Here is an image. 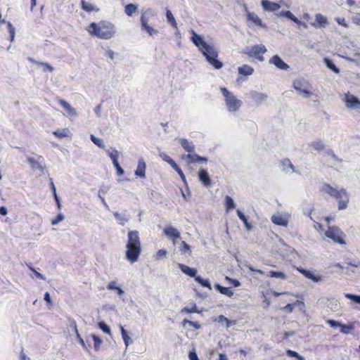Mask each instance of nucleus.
Listing matches in <instances>:
<instances>
[{
  "label": "nucleus",
  "mask_w": 360,
  "mask_h": 360,
  "mask_svg": "<svg viewBox=\"0 0 360 360\" xmlns=\"http://www.w3.org/2000/svg\"><path fill=\"white\" fill-rule=\"evenodd\" d=\"M192 37L191 38L192 42L199 49L202 53L205 56L206 60L215 69H220L223 67V63L217 59L218 52L216 49L207 44L202 37L196 34L193 30L191 31Z\"/></svg>",
  "instance_id": "nucleus-1"
},
{
  "label": "nucleus",
  "mask_w": 360,
  "mask_h": 360,
  "mask_svg": "<svg viewBox=\"0 0 360 360\" xmlns=\"http://www.w3.org/2000/svg\"><path fill=\"white\" fill-rule=\"evenodd\" d=\"M126 248V259L131 264L137 262L141 253V243L138 231L128 232Z\"/></svg>",
  "instance_id": "nucleus-2"
},
{
  "label": "nucleus",
  "mask_w": 360,
  "mask_h": 360,
  "mask_svg": "<svg viewBox=\"0 0 360 360\" xmlns=\"http://www.w3.org/2000/svg\"><path fill=\"white\" fill-rule=\"evenodd\" d=\"M86 30L89 34L102 39H110L116 32L114 25L105 20H101L98 23L91 22Z\"/></svg>",
  "instance_id": "nucleus-3"
},
{
  "label": "nucleus",
  "mask_w": 360,
  "mask_h": 360,
  "mask_svg": "<svg viewBox=\"0 0 360 360\" xmlns=\"http://www.w3.org/2000/svg\"><path fill=\"white\" fill-rule=\"evenodd\" d=\"M321 192L335 198L338 203V210H341L347 207L349 197L346 189H337L329 184H324L321 188Z\"/></svg>",
  "instance_id": "nucleus-4"
},
{
  "label": "nucleus",
  "mask_w": 360,
  "mask_h": 360,
  "mask_svg": "<svg viewBox=\"0 0 360 360\" xmlns=\"http://www.w3.org/2000/svg\"><path fill=\"white\" fill-rule=\"evenodd\" d=\"M155 16V14L150 9H148L142 12L140 18L141 30L145 31L150 36L158 33V30L154 28L150 23L151 18Z\"/></svg>",
  "instance_id": "nucleus-5"
},
{
  "label": "nucleus",
  "mask_w": 360,
  "mask_h": 360,
  "mask_svg": "<svg viewBox=\"0 0 360 360\" xmlns=\"http://www.w3.org/2000/svg\"><path fill=\"white\" fill-rule=\"evenodd\" d=\"M220 90L223 96H224L225 103L228 110L230 112L237 111L242 105L241 101L238 99L226 87H221Z\"/></svg>",
  "instance_id": "nucleus-6"
},
{
  "label": "nucleus",
  "mask_w": 360,
  "mask_h": 360,
  "mask_svg": "<svg viewBox=\"0 0 360 360\" xmlns=\"http://www.w3.org/2000/svg\"><path fill=\"white\" fill-rule=\"evenodd\" d=\"M179 267L183 273L185 274L193 277L196 282L200 284L202 287L211 289V285L207 279H203L199 276H196L197 270L194 268H191L188 266L184 264H179Z\"/></svg>",
  "instance_id": "nucleus-7"
},
{
  "label": "nucleus",
  "mask_w": 360,
  "mask_h": 360,
  "mask_svg": "<svg viewBox=\"0 0 360 360\" xmlns=\"http://www.w3.org/2000/svg\"><path fill=\"white\" fill-rule=\"evenodd\" d=\"M267 51L266 47L262 44H257L251 47H248L244 53L250 58H254L259 61H264V54Z\"/></svg>",
  "instance_id": "nucleus-8"
},
{
  "label": "nucleus",
  "mask_w": 360,
  "mask_h": 360,
  "mask_svg": "<svg viewBox=\"0 0 360 360\" xmlns=\"http://www.w3.org/2000/svg\"><path fill=\"white\" fill-rule=\"evenodd\" d=\"M325 235L327 238H330L335 243L344 245L345 241L343 238L344 233L341 229L335 226H329L328 229L325 232Z\"/></svg>",
  "instance_id": "nucleus-9"
},
{
  "label": "nucleus",
  "mask_w": 360,
  "mask_h": 360,
  "mask_svg": "<svg viewBox=\"0 0 360 360\" xmlns=\"http://www.w3.org/2000/svg\"><path fill=\"white\" fill-rule=\"evenodd\" d=\"M293 87L300 94L309 98L311 96L312 93L310 91V84L308 81L304 79H297L293 82Z\"/></svg>",
  "instance_id": "nucleus-10"
},
{
  "label": "nucleus",
  "mask_w": 360,
  "mask_h": 360,
  "mask_svg": "<svg viewBox=\"0 0 360 360\" xmlns=\"http://www.w3.org/2000/svg\"><path fill=\"white\" fill-rule=\"evenodd\" d=\"M344 101L345 102L346 107L348 108H360V101L358 99L357 97L349 93L345 94Z\"/></svg>",
  "instance_id": "nucleus-11"
},
{
  "label": "nucleus",
  "mask_w": 360,
  "mask_h": 360,
  "mask_svg": "<svg viewBox=\"0 0 360 360\" xmlns=\"http://www.w3.org/2000/svg\"><path fill=\"white\" fill-rule=\"evenodd\" d=\"M165 235H166L168 238L172 239L174 243L176 242L178 239L180 238V232L172 226H167L164 229L163 231Z\"/></svg>",
  "instance_id": "nucleus-12"
},
{
  "label": "nucleus",
  "mask_w": 360,
  "mask_h": 360,
  "mask_svg": "<svg viewBox=\"0 0 360 360\" xmlns=\"http://www.w3.org/2000/svg\"><path fill=\"white\" fill-rule=\"evenodd\" d=\"M269 62L274 64L280 70H287L289 68V65L285 63L278 55L274 56L270 59Z\"/></svg>",
  "instance_id": "nucleus-13"
},
{
  "label": "nucleus",
  "mask_w": 360,
  "mask_h": 360,
  "mask_svg": "<svg viewBox=\"0 0 360 360\" xmlns=\"http://www.w3.org/2000/svg\"><path fill=\"white\" fill-rule=\"evenodd\" d=\"M262 6L265 11L271 12L276 11L281 8L279 4L269 0H262Z\"/></svg>",
  "instance_id": "nucleus-14"
},
{
  "label": "nucleus",
  "mask_w": 360,
  "mask_h": 360,
  "mask_svg": "<svg viewBox=\"0 0 360 360\" xmlns=\"http://www.w3.org/2000/svg\"><path fill=\"white\" fill-rule=\"evenodd\" d=\"M58 102L66 111L68 116L75 117L77 115L75 109L72 108L66 101L61 98H58Z\"/></svg>",
  "instance_id": "nucleus-15"
},
{
  "label": "nucleus",
  "mask_w": 360,
  "mask_h": 360,
  "mask_svg": "<svg viewBox=\"0 0 360 360\" xmlns=\"http://www.w3.org/2000/svg\"><path fill=\"white\" fill-rule=\"evenodd\" d=\"M198 177L204 186H210L211 185L212 181L206 169H200L198 172Z\"/></svg>",
  "instance_id": "nucleus-16"
},
{
  "label": "nucleus",
  "mask_w": 360,
  "mask_h": 360,
  "mask_svg": "<svg viewBox=\"0 0 360 360\" xmlns=\"http://www.w3.org/2000/svg\"><path fill=\"white\" fill-rule=\"evenodd\" d=\"M146 165L143 158L139 160L137 168L135 171V175L141 178L146 177Z\"/></svg>",
  "instance_id": "nucleus-17"
},
{
  "label": "nucleus",
  "mask_w": 360,
  "mask_h": 360,
  "mask_svg": "<svg viewBox=\"0 0 360 360\" xmlns=\"http://www.w3.org/2000/svg\"><path fill=\"white\" fill-rule=\"evenodd\" d=\"M278 15L279 17H286L298 25H302V22L297 17H295L290 11H283L280 12ZM303 25L304 27H307L306 24L303 23Z\"/></svg>",
  "instance_id": "nucleus-18"
},
{
  "label": "nucleus",
  "mask_w": 360,
  "mask_h": 360,
  "mask_svg": "<svg viewBox=\"0 0 360 360\" xmlns=\"http://www.w3.org/2000/svg\"><path fill=\"white\" fill-rule=\"evenodd\" d=\"M246 17L248 21H251L255 25L258 27H264L262 20L255 13L248 11Z\"/></svg>",
  "instance_id": "nucleus-19"
},
{
  "label": "nucleus",
  "mask_w": 360,
  "mask_h": 360,
  "mask_svg": "<svg viewBox=\"0 0 360 360\" xmlns=\"http://www.w3.org/2000/svg\"><path fill=\"white\" fill-rule=\"evenodd\" d=\"M271 221L278 226H287L288 220L281 214H274L271 217Z\"/></svg>",
  "instance_id": "nucleus-20"
},
{
  "label": "nucleus",
  "mask_w": 360,
  "mask_h": 360,
  "mask_svg": "<svg viewBox=\"0 0 360 360\" xmlns=\"http://www.w3.org/2000/svg\"><path fill=\"white\" fill-rule=\"evenodd\" d=\"M81 8L87 13L99 11V8L96 6L85 0H81Z\"/></svg>",
  "instance_id": "nucleus-21"
},
{
  "label": "nucleus",
  "mask_w": 360,
  "mask_h": 360,
  "mask_svg": "<svg viewBox=\"0 0 360 360\" xmlns=\"http://www.w3.org/2000/svg\"><path fill=\"white\" fill-rule=\"evenodd\" d=\"M298 271L302 274L304 275L306 278H309V279H311V281H314V282H319L321 281V276H315L309 270H306V269H297Z\"/></svg>",
  "instance_id": "nucleus-22"
},
{
  "label": "nucleus",
  "mask_w": 360,
  "mask_h": 360,
  "mask_svg": "<svg viewBox=\"0 0 360 360\" xmlns=\"http://www.w3.org/2000/svg\"><path fill=\"white\" fill-rule=\"evenodd\" d=\"M214 321L219 323L221 326H224L226 328H229L236 323L235 321L229 320L226 316H218L214 319Z\"/></svg>",
  "instance_id": "nucleus-23"
},
{
  "label": "nucleus",
  "mask_w": 360,
  "mask_h": 360,
  "mask_svg": "<svg viewBox=\"0 0 360 360\" xmlns=\"http://www.w3.org/2000/svg\"><path fill=\"white\" fill-rule=\"evenodd\" d=\"M53 134L58 139H63L71 136V133L68 128L57 129L53 132Z\"/></svg>",
  "instance_id": "nucleus-24"
},
{
  "label": "nucleus",
  "mask_w": 360,
  "mask_h": 360,
  "mask_svg": "<svg viewBox=\"0 0 360 360\" xmlns=\"http://www.w3.org/2000/svg\"><path fill=\"white\" fill-rule=\"evenodd\" d=\"M316 22L312 23V25L314 27H325L327 24V19L323 15L318 13L315 17Z\"/></svg>",
  "instance_id": "nucleus-25"
},
{
  "label": "nucleus",
  "mask_w": 360,
  "mask_h": 360,
  "mask_svg": "<svg viewBox=\"0 0 360 360\" xmlns=\"http://www.w3.org/2000/svg\"><path fill=\"white\" fill-rule=\"evenodd\" d=\"M180 143L184 149L189 153L194 152V146L186 139H180Z\"/></svg>",
  "instance_id": "nucleus-26"
},
{
  "label": "nucleus",
  "mask_w": 360,
  "mask_h": 360,
  "mask_svg": "<svg viewBox=\"0 0 360 360\" xmlns=\"http://www.w3.org/2000/svg\"><path fill=\"white\" fill-rule=\"evenodd\" d=\"M187 158L191 162H206L207 161L206 158L199 156L195 153L192 154V153L187 155Z\"/></svg>",
  "instance_id": "nucleus-27"
},
{
  "label": "nucleus",
  "mask_w": 360,
  "mask_h": 360,
  "mask_svg": "<svg viewBox=\"0 0 360 360\" xmlns=\"http://www.w3.org/2000/svg\"><path fill=\"white\" fill-rule=\"evenodd\" d=\"M29 61H30L32 63L36 64L39 66H41L44 68V71H49V72H53V68L48 63H43V62H38L34 60L32 58H28Z\"/></svg>",
  "instance_id": "nucleus-28"
},
{
  "label": "nucleus",
  "mask_w": 360,
  "mask_h": 360,
  "mask_svg": "<svg viewBox=\"0 0 360 360\" xmlns=\"http://www.w3.org/2000/svg\"><path fill=\"white\" fill-rule=\"evenodd\" d=\"M253 72L254 69L248 65H243V66L238 68L239 74L245 76L251 75L253 73Z\"/></svg>",
  "instance_id": "nucleus-29"
},
{
  "label": "nucleus",
  "mask_w": 360,
  "mask_h": 360,
  "mask_svg": "<svg viewBox=\"0 0 360 360\" xmlns=\"http://www.w3.org/2000/svg\"><path fill=\"white\" fill-rule=\"evenodd\" d=\"M251 97L257 104H260L266 98V95L262 93L254 91L251 93Z\"/></svg>",
  "instance_id": "nucleus-30"
},
{
  "label": "nucleus",
  "mask_w": 360,
  "mask_h": 360,
  "mask_svg": "<svg viewBox=\"0 0 360 360\" xmlns=\"http://www.w3.org/2000/svg\"><path fill=\"white\" fill-rule=\"evenodd\" d=\"M166 18L168 21V22L170 24V25L174 28L177 29V22L172 13L171 11H169L168 8L166 9Z\"/></svg>",
  "instance_id": "nucleus-31"
},
{
  "label": "nucleus",
  "mask_w": 360,
  "mask_h": 360,
  "mask_svg": "<svg viewBox=\"0 0 360 360\" xmlns=\"http://www.w3.org/2000/svg\"><path fill=\"white\" fill-rule=\"evenodd\" d=\"M138 10V7L136 5L134 4H129L124 6V12L127 15L132 16L134 13H135Z\"/></svg>",
  "instance_id": "nucleus-32"
},
{
  "label": "nucleus",
  "mask_w": 360,
  "mask_h": 360,
  "mask_svg": "<svg viewBox=\"0 0 360 360\" xmlns=\"http://www.w3.org/2000/svg\"><path fill=\"white\" fill-rule=\"evenodd\" d=\"M121 330V334L122 337L123 338V340L124 342V345L126 346V348L128 347V346L132 343V340L130 338V337L128 335L127 330L124 328V327L120 326Z\"/></svg>",
  "instance_id": "nucleus-33"
},
{
  "label": "nucleus",
  "mask_w": 360,
  "mask_h": 360,
  "mask_svg": "<svg viewBox=\"0 0 360 360\" xmlns=\"http://www.w3.org/2000/svg\"><path fill=\"white\" fill-rule=\"evenodd\" d=\"M237 214L239 219L243 221L247 230H250L252 229V225L248 222L246 216L239 210H237Z\"/></svg>",
  "instance_id": "nucleus-34"
},
{
  "label": "nucleus",
  "mask_w": 360,
  "mask_h": 360,
  "mask_svg": "<svg viewBox=\"0 0 360 360\" xmlns=\"http://www.w3.org/2000/svg\"><path fill=\"white\" fill-rule=\"evenodd\" d=\"M237 214L239 219L243 221L247 230H250L252 229V225L248 222L246 216L239 210H237Z\"/></svg>",
  "instance_id": "nucleus-35"
},
{
  "label": "nucleus",
  "mask_w": 360,
  "mask_h": 360,
  "mask_svg": "<svg viewBox=\"0 0 360 360\" xmlns=\"http://www.w3.org/2000/svg\"><path fill=\"white\" fill-rule=\"evenodd\" d=\"M323 61H324L326 65L330 70H331L332 71H333L335 73H339L340 72V69L335 66V65L333 63V62L330 59H329L328 58H325L323 59Z\"/></svg>",
  "instance_id": "nucleus-36"
},
{
  "label": "nucleus",
  "mask_w": 360,
  "mask_h": 360,
  "mask_svg": "<svg viewBox=\"0 0 360 360\" xmlns=\"http://www.w3.org/2000/svg\"><path fill=\"white\" fill-rule=\"evenodd\" d=\"M183 312L186 313H197L200 314L202 311L198 310L195 304H191V306H187L182 309Z\"/></svg>",
  "instance_id": "nucleus-37"
},
{
  "label": "nucleus",
  "mask_w": 360,
  "mask_h": 360,
  "mask_svg": "<svg viewBox=\"0 0 360 360\" xmlns=\"http://www.w3.org/2000/svg\"><path fill=\"white\" fill-rule=\"evenodd\" d=\"M160 156L164 161L169 164L172 168L177 165L175 161L166 153H161Z\"/></svg>",
  "instance_id": "nucleus-38"
},
{
  "label": "nucleus",
  "mask_w": 360,
  "mask_h": 360,
  "mask_svg": "<svg viewBox=\"0 0 360 360\" xmlns=\"http://www.w3.org/2000/svg\"><path fill=\"white\" fill-rule=\"evenodd\" d=\"M91 338L94 342V349L96 351H98L101 348V345L103 343V340L99 337H98L97 335H96L94 334L91 335Z\"/></svg>",
  "instance_id": "nucleus-39"
},
{
  "label": "nucleus",
  "mask_w": 360,
  "mask_h": 360,
  "mask_svg": "<svg viewBox=\"0 0 360 360\" xmlns=\"http://www.w3.org/2000/svg\"><path fill=\"white\" fill-rule=\"evenodd\" d=\"M225 207L227 212L235 207V203L230 196H226L225 198Z\"/></svg>",
  "instance_id": "nucleus-40"
},
{
  "label": "nucleus",
  "mask_w": 360,
  "mask_h": 360,
  "mask_svg": "<svg viewBox=\"0 0 360 360\" xmlns=\"http://www.w3.org/2000/svg\"><path fill=\"white\" fill-rule=\"evenodd\" d=\"M268 276L271 278H278L281 279H285L286 278V276L283 272L274 271H270L268 274Z\"/></svg>",
  "instance_id": "nucleus-41"
},
{
  "label": "nucleus",
  "mask_w": 360,
  "mask_h": 360,
  "mask_svg": "<svg viewBox=\"0 0 360 360\" xmlns=\"http://www.w3.org/2000/svg\"><path fill=\"white\" fill-rule=\"evenodd\" d=\"M216 288L223 295H228V296H231L233 295V292L231 291V290L229 288L223 287V286H221L219 284H217L216 285Z\"/></svg>",
  "instance_id": "nucleus-42"
},
{
  "label": "nucleus",
  "mask_w": 360,
  "mask_h": 360,
  "mask_svg": "<svg viewBox=\"0 0 360 360\" xmlns=\"http://www.w3.org/2000/svg\"><path fill=\"white\" fill-rule=\"evenodd\" d=\"M90 139L98 148H105V145H104L103 141L102 139H98L92 134L90 136Z\"/></svg>",
  "instance_id": "nucleus-43"
},
{
  "label": "nucleus",
  "mask_w": 360,
  "mask_h": 360,
  "mask_svg": "<svg viewBox=\"0 0 360 360\" xmlns=\"http://www.w3.org/2000/svg\"><path fill=\"white\" fill-rule=\"evenodd\" d=\"M311 147L317 150L321 151L324 149V144L322 143L321 141H316L311 143Z\"/></svg>",
  "instance_id": "nucleus-44"
},
{
  "label": "nucleus",
  "mask_w": 360,
  "mask_h": 360,
  "mask_svg": "<svg viewBox=\"0 0 360 360\" xmlns=\"http://www.w3.org/2000/svg\"><path fill=\"white\" fill-rule=\"evenodd\" d=\"M187 326L190 327H194L195 329H199L200 328V325H199L198 323L184 319L183 321V326L187 327Z\"/></svg>",
  "instance_id": "nucleus-45"
},
{
  "label": "nucleus",
  "mask_w": 360,
  "mask_h": 360,
  "mask_svg": "<svg viewBox=\"0 0 360 360\" xmlns=\"http://www.w3.org/2000/svg\"><path fill=\"white\" fill-rule=\"evenodd\" d=\"M51 190L53 191V194L54 195V198H55V200H56V202L57 203V205H58V209H60V200H59V198L58 196L57 195V193H56V187H55V185L53 184V182L51 181Z\"/></svg>",
  "instance_id": "nucleus-46"
},
{
  "label": "nucleus",
  "mask_w": 360,
  "mask_h": 360,
  "mask_svg": "<svg viewBox=\"0 0 360 360\" xmlns=\"http://www.w3.org/2000/svg\"><path fill=\"white\" fill-rule=\"evenodd\" d=\"M180 251L184 254L186 252H191L190 246L185 241H182L180 245Z\"/></svg>",
  "instance_id": "nucleus-47"
},
{
  "label": "nucleus",
  "mask_w": 360,
  "mask_h": 360,
  "mask_svg": "<svg viewBox=\"0 0 360 360\" xmlns=\"http://www.w3.org/2000/svg\"><path fill=\"white\" fill-rule=\"evenodd\" d=\"M345 297L355 303L360 304V295L347 293Z\"/></svg>",
  "instance_id": "nucleus-48"
},
{
  "label": "nucleus",
  "mask_w": 360,
  "mask_h": 360,
  "mask_svg": "<svg viewBox=\"0 0 360 360\" xmlns=\"http://www.w3.org/2000/svg\"><path fill=\"white\" fill-rule=\"evenodd\" d=\"M27 161L31 165V167L34 169L40 168L41 165L39 163L33 158H28Z\"/></svg>",
  "instance_id": "nucleus-49"
},
{
  "label": "nucleus",
  "mask_w": 360,
  "mask_h": 360,
  "mask_svg": "<svg viewBox=\"0 0 360 360\" xmlns=\"http://www.w3.org/2000/svg\"><path fill=\"white\" fill-rule=\"evenodd\" d=\"M340 331L341 333H344V334H347L349 333V331L351 330H352L353 327L352 325H345V324H341L340 325Z\"/></svg>",
  "instance_id": "nucleus-50"
},
{
  "label": "nucleus",
  "mask_w": 360,
  "mask_h": 360,
  "mask_svg": "<svg viewBox=\"0 0 360 360\" xmlns=\"http://www.w3.org/2000/svg\"><path fill=\"white\" fill-rule=\"evenodd\" d=\"M8 32L10 34L11 41H13L15 37V28L13 27V25L10 22H6Z\"/></svg>",
  "instance_id": "nucleus-51"
},
{
  "label": "nucleus",
  "mask_w": 360,
  "mask_h": 360,
  "mask_svg": "<svg viewBox=\"0 0 360 360\" xmlns=\"http://www.w3.org/2000/svg\"><path fill=\"white\" fill-rule=\"evenodd\" d=\"M99 328L101 329L104 333H110V328L103 322H100L99 324Z\"/></svg>",
  "instance_id": "nucleus-52"
},
{
  "label": "nucleus",
  "mask_w": 360,
  "mask_h": 360,
  "mask_svg": "<svg viewBox=\"0 0 360 360\" xmlns=\"http://www.w3.org/2000/svg\"><path fill=\"white\" fill-rule=\"evenodd\" d=\"M173 169L179 174L181 180L186 181V176L181 168L176 165Z\"/></svg>",
  "instance_id": "nucleus-53"
},
{
  "label": "nucleus",
  "mask_w": 360,
  "mask_h": 360,
  "mask_svg": "<svg viewBox=\"0 0 360 360\" xmlns=\"http://www.w3.org/2000/svg\"><path fill=\"white\" fill-rule=\"evenodd\" d=\"M64 219V217L62 214H58L56 218L53 219L51 220V224L52 225H56L58 224L60 221H61L63 219Z\"/></svg>",
  "instance_id": "nucleus-54"
},
{
  "label": "nucleus",
  "mask_w": 360,
  "mask_h": 360,
  "mask_svg": "<svg viewBox=\"0 0 360 360\" xmlns=\"http://www.w3.org/2000/svg\"><path fill=\"white\" fill-rule=\"evenodd\" d=\"M287 354L288 356H291V357H296L299 360H303V357L300 356L295 351H292V350H288L287 351Z\"/></svg>",
  "instance_id": "nucleus-55"
},
{
  "label": "nucleus",
  "mask_w": 360,
  "mask_h": 360,
  "mask_svg": "<svg viewBox=\"0 0 360 360\" xmlns=\"http://www.w3.org/2000/svg\"><path fill=\"white\" fill-rule=\"evenodd\" d=\"M109 156L112 160V162H115L118 159V152L117 150H113L112 152H109Z\"/></svg>",
  "instance_id": "nucleus-56"
},
{
  "label": "nucleus",
  "mask_w": 360,
  "mask_h": 360,
  "mask_svg": "<svg viewBox=\"0 0 360 360\" xmlns=\"http://www.w3.org/2000/svg\"><path fill=\"white\" fill-rule=\"evenodd\" d=\"M29 269L34 273V274L36 276L37 278L41 280L45 279L44 276L41 274L36 271V269L34 267L29 266Z\"/></svg>",
  "instance_id": "nucleus-57"
},
{
  "label": "nucleus",
  "mask_w": 360,
  "mask_h": 360,
  "mask_svg": "<svg viewBox=\"0 0 360 360\" xmlns=\"http://www.w3.org/2000/svg\"><path fill=\"white\" fill-rule=\"evenodd\" d=\"M69 330H72L75 334L79 333L78 330H77V324H76L75 321H71L70 322V329Z\"/></svg>",
  "instance_id": "nucleus-58"
},
{
  "label": "nucleus",
  "mask_w": 360,
  "mask_h": 360,
  "mask_svg": "<svg viewBox=\"0 0 360 360\" xmlns=\"http://www.w3.org/2000/svg\"><path fill=\"white\" fill-rule=\"evenodd\" d=\"M77 335V339L79 342V343L82 346V347L86 350H88V347L86 345L84 340L82 339V338L80 336V335L79 333L76 334Z\"/></svg>",
  "instance_id": "nucleus-59"
},
{
  "label": "nucleus",
  "mask_w": 360,
  "mask_h": 360,
  "mask_svg": "<svg viewBox=\"0 0 360 360\" xmlns=\"http://www.w3.org/2000/svg\"><path fill=\"white\" fill-rule=\"evenodd\" d=\"M352 20L354 24L360 25V13H356L352 18Z\"/></svg>",
  "instance_id": "nucleus-60"
},
{
  "label": "nucleus",
  "mask_w": 360,
  "mask_h": 360,
  "mask_svg": "<svg viewBox=\"0 0 360 360\" xmlns=\"http://www.w3.org/2000/svg\"><path fill=\"white\" fill-rule=\"evenodd\" d=\"M44 300L46 302L48 306L51 307L53 305L50 294L48 292L44 294Z\"/></svg>",
  "instance_id": "nucleus-61"
},
{
  "label": "nucleus",
  "mask_w": 360,
  "mask_h": 360,
  "mask_svg": "<svg viewBox=\"0 0 360 360\" xmlns=\"http://www.w3.org/2000/svg\"><path fill=\"white\" fill-rule=\"evenodd\" d=\"M336 20L339 25L343 26L344 27L347 28L349 27L348 24L346 22V20L344 18H338L336 19Z\"/></svg>",
  "instance_id": "nucleus-62"
},
{
  "label": "nucleus",
  "mask_w": 360,
  "mask_h": 360,
  "mask_svg": "<svg viewBox=\"0 0 360 360\" xmlns=\"http://www.w3.org/2000/svg\"><path fill=\"white\" fill-rule=\"evenodd\" d=\"M167 255V251L165 250H159L156 253V257L158 259L162 258L165 257Z\"/></svg>",
  "instance_id": "nucleus-63"
},
{
  "label": "nucleus",
  "mask_w": 360,
  "mask_h": 360,
  "mask_svg": "<svg viewBox=\"0 0 360 360\" xmlns=\"http://www.w3.org/2000/svg\"><path fill=\"white\" fill-rule=\"evenodd\" d=\"M188 358L189 360H199L195 351L189 352Z\"/></svg>",
  "instance_id": "nucleus-64"
}]
</instances>
